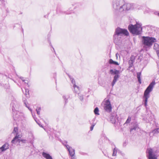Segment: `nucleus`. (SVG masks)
Masks as SVG:
<instances>
[{
  "label": "nucleus",
  "mask_w": 159,
  "mask_h": 159,
  "mask_svg": "<svg viewBox=\"0 0 159 159\" xmlns=\"http://www.w3.org/2000/svg\"><path fill=\"white\" fill-rule=\"evenodd\" d=\"M112 6L114 9L120 12L126 11L134 8L133 4L125 3L124 0H114Z\"/></svg>",
  "instance_id": "nucleus-1"
},
{
  "label": "nucleus",
  "mask_w": 159,
  "mask_h": 159,
  "mask_svg": "<svg viewBox=\"0 0 159 159\" xmlns=\"http://www.w3.org/2000/svg\"><path fill=\"white\" fill-rule=\"evenodd\" d=\"M129 34V32L127 30L117 28L116 29L115 33L113 36L114 42L117 45L119 44L120 43H121V40L120 36H122L123 34L128 36Z\"/></svg>",
  "instance_id": "nucleus-2"
},
{
  "label": "nucleus",
  "mask_w": 159,
  "mask_h": 159,
  "mask_svg": "<svg viewBox=\"0 0 159 159\" xmlns=\"http://www.w3.org/2000/svg\"><path fill=\"white\" fill-rule=\"evenodd\" d=\"M128 28L131 33L136 35H139L141 34L142 30L141 25L138 24L137 23L134 25L132 24L129 25Z\"/></svg>",
  "instance_id": "nucleus-3"
},
{
  "label": "nucleus",
  "mask_w": 159,
  "mask_h": 159,
  "mask_svg": "<svg viewBox=\"0 0 159 159\" xmlns=\"http://www.w3.org/2000/svg\"><path fill=\"white\" fill-rule=\"evenodd\" d=\"M155 84V81H153L149 85L144 91L143 97L144 98V105L145 106H147V103L148 99L149 98V93L151 92Z\"/></svg>",
  "instance_id": "nucleus-4"
},
{
  "label": "nucleus",
  "mask_w": 159,
  "mask_h": 159,
  "mask_svg": "<svg viewBox=\"0 0 159 159\" xmlns=\"http://www.w3.org/2000/svg\"><path fill=\"white\" fill-rule=\"evenodd\" d=\"M142 38L143 48L151 47L154 42H156V39L153 37L143 36Z\"/></svg>",
  "instance_id": "nucleus-5"
},
{
  "label": "nucleus",
  "mask_w": 159,
  "mask_h": 159,
  "mask_svg": "<svg viewBox=\"0 0 159 159\" xmlns=\"http://www.w3.org/2000/svg\"><path fill=\"white\" fill-rule=\"evenodd\" d=\"M157 151L154 148H148L146 151L147 157L148 159H157Z\"/></svg>",
  "instance_id": "nucleus-6"
},
{
  "label": "nucleus",
  "mask_w": 159,
  "mask_h": 159,
  "mask_svg": "<svg viewBox=\"0 0 159 159\" xmlns=\"http://www.w3.org/2000/svg\"><path fill=\"white\" fill-rule=\"evenodd\" d=\"M11 106H12V110L14 117L16 118L19 119L20 117V115L21 116L22 114L16 110V105H15V103H12L11 104Z\"/></svg>",
  "instance_id": "nucleus-7"
},
{
  "label": "nucleus",
  "mask_w": 159,
  "mask_h": 159,
  "mask_svg": "<svg viewBox=\"0 0 159 159\" xmlns=\"http://www.w3.org/2000/svg\"><path fill=\"white\" fill-rule=\"evenodd\" d=\"M104 108L106 112L110 113L111 111L112 107L109 100H106L104 103Z\"/></svg>",
  "instance_id": "nucleus-8"
},
{
  "label": "nucleus",
  "mask_w": 159,
  "mask_h": 159,
  "mask_svg": "<svg viewBox=\"0 0 159 159\" xmlns=\"http://www.w3.org/2000/svg\"><path fill=\"white\" fill-rule=\"evenodd\" d=\"M21 135L17 134L15 136L11 141V143L13 144H16L18 142L19 143V141L20 140V138H21Z\"/></svg>",
  "instance_id": "nucleus-9"
},
{
  "label": "nucleus",
  "mask_w": 159,
  "mask_h": 159,
  "mask_svg": "<svg viewBox=\"0 0 159 159\" xmlns=\"http://www.w3.org/2000/svg\"><path fill=\"white\" fill-rule=\"evenodd\" d=\"M75 5L72 4L68 10L64 11L63 13L66 14H69L72 13V11L76 8V6H75Z\"/></svg>",
  "instance_id": "nucleus-10"
},
{
  "label": "nucleus",
  "mask_w": 159,
  "mask_h": 159,
  "mask_svg": "<svg viewBox=\"0 0 159 159\" xmlns=\"http://www.w3.org/2000/svg\"><path fill=\"white\" fill-rule=\"evenodd\" d=\"M65 146L66 147L69 152L70 156L74 155L75 154V150L74 149L70 147L68 145H65Z\"/></svg>",
  "instance_id": "nucleus-11"
},
{
  "label": "nucleus",
  "mask_w": 159,
  "mask_h": 159,
  "mask_svg": "<svg viewBox=\"0 0 159 159\" xmlns=\"http://www.w3.org/2000/svg\"><path fill=\"white\" fill-rule=\"evenodd\" d=\"M9 148V145L8 143H5L0 148V153L2 152L6 151Z\"/></svg>",
  "instance_id": "nucleus-12"
},
{
  "label": "nucleus",
  "mask_w": 159,
  "mask_h": 159,
  "mask_svg": "<svg viewBox=\"0 0 159 159\" xmlns=\"http://www.w3.org/2000/svg\"><path fill=\"white\" fill-rule=\"evenodd\" d=\"M135 57H134L131 56L130 58V60L129 61V68H131L133 66V63L134 61Z\"/></svg>",
  "instance_id": "nucleus-13"
},
{
  "label": "nucleus",
  "mask_w": 159,
  "mask_h": 159,
  "mask_svg": "<svg viewBox=\"0 0 159 159\" xmlns=\"http://www.w3.org/2000/svg\"><path fill=\"white\" fill-rule=\"evenodd\" d=\"M119 77V76L118 74H116V75H115V76L114 77L113 80L111 84L112 87H113L114 86V84L118 80Z\"/></svg>",
  "instance_id": "nucleus-14"
},
{
  "label": "nucleus",
  "mask_w": 159,
  "mask_h": 159,
  "mask_svg": "<svg viewBox=\"0 0 159 159\" xmlns=\"http://www.w3.org/2000/svg\"><path fill=\"white\" fill-rule=\"evenodd\" d=\"M109 73L111 75L118 74L119 73V71L116 69H111L109 71Z\"/></svg>",
  "instance_id": "nucleus-15"
},
{
  "label": "nucleus",
  "mask_w": 159,
  "mask_h": 159,
  "mask_svg": "<svg viewBox=\"0 0 159 159\" xmlns=\"http://www.w3.org/2000/svg\"><path fill=\"white\" fill-rule=\"evenodd\" d=\"M73 87L74 88V91L75 92L79 94V93L80 92V88L79 87L77 86L76 85H75V84H74Z\"/></svg>",
  "instance_id": "nucleus-16"
},
{
  "label": "nucleus",
  "mask_w": 159,
  "mask_h": 159,
  "mask_svg": "<svg viewBox=\"0 0 159 159\" xmlns=\"http://www.w3.org/2000/svg\"><path fill=\"white\" fill-rule=\"evenodd\" d=\"M108 62L109 64H113L117 66L119 65V64L118 62L113 61L111 59H109Z\"/></svg>",
  "instance_id": "nucleus-17"
},
{
  "label": "nucleus",
  "mask_w": 159,
  "mask_h": 159,
  "mask_svg": "<svg viewBox=\"0 0 159 159\" xmlns=\"http://www.w3.org/2000/svg\"><path fill=\"white\" fill-rule=\"evenodd\" d=\"M114 115H111L110 116V119L111 121V122L112 123H115L116 120V117L115 115L116 114H114Z\"/></svg>",
  "instance_id": "nucleus-18"
},
{
  "label": "nucleus",
  "mask_w": 159,
  "mask_h": 159,
  "mask_svg": "<svg viewBox=\"0 0 159 159\" xmlns=\"http://www.w3.org/2000/svg\"><path fill=\"white\" fill-rule=\"evenodd\" d=\"M43 157L46 159H50V155L45 152H43L42 153Z\"/></svg>",
  "instance_id": "nucleus-19"
},
{
  "label": "nucleus",
  "mask_w": 159,
  "mask_h": 159,
  "mask_svg": "<svg viewBox=\"0 0 159 159\" xmlns=\"http://www.w3.org/2000/svg\"><path fill=\"white\" fill-rule=\"evenodd\" d=\"M94 121V119H93L92 121H93V123H91L90 121V124L91 125V126L90 127V131H92L93 130V129L94 127L96 125V123H94L93 122Z\"/></svg>",
  "instance_id": "nucleus-20"
},
{
  "label": "nucleus",
  "mask_w": 159,
  "mask_h": 159,
  "mask_svg": "<svg viewBox=\"0 0 159 159\" xmlns=\"http://www.w3.org/2000/svg\"><path fill=\"white\" fill-rule=\"evenodd\" d=\"M141 75V72H138L137 73V78L140 84H141L140 76Z\"/></svg>",
  "instance_id": "nucleus-21"
},
{
  "label": "nucleus",
  "mask_w": 159,
  "mask_h": 159,
  "mask_svg": "<svg viewBox=\"0 0 159 159\" xmlns=\"http://www.w3.org/2000/svg\"><path fill=\"white\" fill-rule=\"evenodd\" d=\"M154 49L156 51V52L159 51V45L157 43H155L154 44Z\"/></svg>",
  "instance_id": "nucleus-22"
},
{
  "label": "nucleus",
  "mask_w": 159,
  "mask_h": 159,
  "mask_svg": "<svg viewBox=\"0 0 159 159\" xmlns=\"http://www.w3.org/2000/svg\"><path fill=\"white\" fill-rule=\"evenodd\" d=\"M24 103L25 104V106L26 107L28 108V109H29V110L30 111H32V110L31 108H30L29 105L28 104L27 102V101L26 100H24Z\"/></svg>",
  "instance_id": "nucleus-23"
},
{
  "label": "nucleus",
  "mask_w": 159,
  "mask_h": 159,
  "mask_svg": "<svg viewBox=\"0 0 159 159\" xmlns=\"http://www.w3.org/2000/svg\"><path fill=\"white\" fill-rule=\"evenodd\" d=\"M99 109L98 107H96L94 110V114L96 115H99Z\"/></svg>",
  "instance_id": "nucleus-24"
},
{
  "label": "nucleus",
  "mask_w": 159,
  "mask_h": 159,
  "mask_svg": "<svg viewBox=\"0 0 159 159\" xmlns=\"http://www.w3.org/2000/svg\"><path fill=\"white\" fill-rule=\"evenodd\" d=\"M25 92H24V90H22V91L24 93L25 95V96H27V95H28L29 94V90L28 89L25 88Z\"/></svg>",
  "instance_id": "nucleus-25"
},
{
  "label": "nucleus",
  "mask_w": 159,
  "mask_h": 159,
  "mask_svg": "<svg viewBox=\"0 0 159 159\" xmlns=\"http://www.w3.org/2000/svg\"><path fill=\"white\" fill-rule=\"evenodd\" d=\"M13 133H14L16 135L17 134H19L18 133V129L17 127H15L12 132Z\"/></svg>",
  "instance_id": "nucleus-26"
},
{
  "label": "nucleus",
  "mask_w": 159,
  "mask_h": 159,
  "mask_svg": "<svg viewBox=\"0 0 159 159\" xmlns=\"http://www.w3.org/2000/svg\"><path fill=\"white\" fill-rule=\"evenodd\" d=\"M69 97L68 96H63V98L65 101V104L68 102V99Z\"/></svg>",
  "instance_id": "nucleus-27"
},
{
  "label": "nucleus",
  "mask_w": 159,
  "mask_h": 159,
  "mask_svg": "<svg viewBox=\"0 0 159 159\" xmlns=\"http://www.w3.org/2000/svg\"><path fill=\"white\" fill-rule=\"evenodd\" d=\"M117 151V149L115 147L113 150V153L112 154L113 156H116V154Z\"/></svg>",
  "instance_id": "nucleus-28"
},
{
  "label": "nucleus",
  "mask_w": 159,
  "mask_h": 159,
  "mask_svg": "<svg viewBox=\"0 0 159 159\" xmlns=\"http://www.w3.org/2000/svg\"><path fill=\"white\" fill-rule=\"evenodd\" d=\"M152 132L154 134L159 133V128L153 130Z\"/></svg>",
  "instance_id": "nucleus-29"
},
{
  "label": "nucleus",
  "mask_w": 159,
  "mask_h": 159,
  "mask_svg": "<svg viewBox=\"0 0 159 159\" xmlns=\"http://www.w3.org/2000/svg\"><path fill=\"white\" fill-rule=\"evenodd\" d=\"M68 75L70 78V80H71V83L73 84V85H74V84H75V80L70 75L68 74Z\"/></svg>",
  "instance_id": "nucleus-30"
},
{
  "label": "nucleus",
  "mask_w": 159,
  "mask_h": 159,
  "mask_svg": "<svg viewBox=\"0 0 159 159\" xmlns=\"http://www.w3.org/2000/svg\"><path fill=\"white\" fill-rule=\"evenodd\" d=\"M138 128H139L137 126H134L133 127L131 128L130 129V132H131L132 131H133V130L135 131L137 129H138Z\"/></svg>",
  "instance_id": "nucleus-31"
},
{
  "label": "nucleus",
  "mask_w": 159,
  "mask_h": 159,
  "mask_svg": "<svg viewBox=\"0 0 159 159\" xmlns=\"http://www.w3.org/2000/svg\"><path fill=\"white\" fill-rule=\"evenodd\" d=\"M131 120V117L130 116H129L128 119H127V120H126V121L125 123V124L129 123L130 122Z\"/></svg>",
  "instance_id": "nucleus-32"
},
{
  "label": "nucleus",
  "mask_w": 159,
  "mask_h": 159,
  "mask_svg": "<svg viewBox=\"0 0 159 159\" xmlns=\"http://www.w3.org/2000/svg\"><path fill=\"white\" fill-rule=\"evenodd\" d=\"M41 111V108L40 107H38L36 109V111L37 112V114L39 115L40 114V112Z\"/></svg>",
  "instance_id": "nucleus-33"
},
{
  "label": "nucleus",
  "mask_w": 159,
  "mask_h": 159,
  "mask_svg": "<svg viewBox=\"0 0 159 159\" xmlns=\"http://www.w3.org/2000/svg\"><path fill=\"white\" fill-rule=\"evenodd\" d=\"M147 118L148 120V121H149L150 120H152V119L154 118V116L153 115L151 114L150 117H149V118H148V117H147Z\"/></svg>",
  "instance_id": "nucleus-34"
},
{
  "label": "nucleus",
  "mask_w": 159,
  "mask_h": 159,
  "mask_svg": "<svg viewBox=\"0 0 159 159\" xmlns=\"http://www.w3.org/2000/svg\"><path fill=\"white\" fill-rule=\"evenodd\" d=\"M79 98L80 99V100L82 101L83 100V95L81 94L79 95Z\"/></svg>",
  "instance_id": "nucleus-35"
},
{
  "label": "nucleus",
  "mask_w": 159,
  "mask_h": 159,
  "mask_svg": "<svg viewBox=\"0 0 159 159\" xmlns=\"http://www.w3.org/2000/svg\"><path fill=\"white\" fill-rule=\"evenodd\" d=\"M27 140L26 139H20V140L19 141V143L21 142L23 143H26Z\"/></svg>",
  "instance_id": "nucleus-36"
},
{
  "label": "nucleus",
  "mask_w": 159,
  "mask_h": 159,
  "mask_svg": "<svg viewBox=\"0 0 159 159\" xmlns=\"http://www.w3.org/2000/svg\"><path fill=\"white\" fill-rule=\"evenodd\" d=\"M36 122H37V123L41 127H43V126H42L41 125L39 122H38L36 120H35Z\"/></svg>",
  "instance_id": "nucleus-37"
},
{
  "label": "nucleus",
  "mask_w": 159,
  "mask_h": 159,
  "mask_svg": "<svg viewBox=\"0 0 159 159\" xmlns=\"http://www.w3.org/2000/svg\"><path fill=\"white\" fill-rule=\"evenodd\" d=\"M23 81H25L26 80H24V78L23 77H19Z\"/></svg>",
  "instance_id": "nucleus-38"
},
{
  "label": "nucleus",
  "mask_w": 159,
  "mask_h": 159,
  "mask_svg": "<svg viewBox=\"0 0 159 159\" xmlns=\"http://www.w3.org/2000/svg\"><path fill=\"white\" fill-rule=\"evenodd\" d=\"M71 157V159H76V158L75 157L74 155L73 156H70Z\"/></svg>",
  "instance_id": "nucleus-39"
},
{
  "label": "nucleus",
  "mask_w": 159,
  "mask_h": 159,
  "mask_svg": "<svg viewBox=\"0 0 159 159\" xmlns=\"http://www.w3.org/2000/svg\"><path fill=\"white\" fill-rule=\"evenodd\" d=\"M155 14L156 15H157L159 17V12H156L155 13Z\"/></svg>",
  "instance_id": "nucleus-40"
},
{
  "label": "nucleus",
  "mask_w": 159,
  "mask_h": 159,
  "mask_svg": "<svg viewBox=\"0 0 159 159\" xmlns=\"http://www.w3.org/2000/svg\"><path fill=\"white\" fill-rule=\"evenodd\" d=\"M25 82V84H26L27 85H28V81L27 80H26L25 81H24Z\"/></svg>",
  "instance_id": "nucleus-41"
},
{
  "label": "nucleus",
  "mask_w": 159,
  "mask_h": 159,
  "mask_svg": "<svg viewBox=\"0 0 159 159\" xmlns=\"http://www.w3.org/2000/svg\"><path fill=\"white\" fill-rule=\"evenodd\" d=\"M118 53H116V59H117V58H118Z\"/></svg>",
  "instance_id": "nucleus-42"
},
{
  "label": "nucleus",
  "mask_w": 159,
  "mask_h": 159,
  "mask_svg": "<svg viewBox=\"0 0 159 159\" xmlns=\"http://www.w3.org/2000/svg\"><path fill=\"white\" fill-rule=\"evenodd\" d=\"M156 52H157V54L158 57H159V51H157Z\"/></svg>",
  "instance_id": "nucleus-43"
},
{
  "label": "nucleus",
  "mask_w": 159,
  "mask_h": 159,
  "mask_svg": "<svg viewBox=\"0 0 159 159\" xmlns=\"http://www.w3.org/2000/svg\"><path fill=\"white\" fill-rule=\"evenodd\" d=\"M123 146H126L125 143H123Z\"/></svg>",
  "instance_id": "nucleus-44"
},
{
  "label": "nucleus",
  "mask_w": 159,
  "mask_h": 159,
  "mask_svg": "<svg viewBox=\"0 0 159 159\" xmlns=\"http://www.w3.org/2000/svg\"><path fill=\"white\" fill-rule=\"evenodd\" d=\"M53 48V50H54V51L55 53L56 54V53H55V51H54V48Z\"/></svg>",
  "instance_id": "nucleus-45"
},
{
  "label": "nucleus",
  "mask_w": 159,
  "mask_h": 159,
  "mask_svg": "<svg viewBox=\"0 0 159 159\" xmlns=\"http://www.w3.org/2000/svg\"><path fill=\"white\" fill-rule=\"evenodd\" d=\"M50 159H52V157L50 156Z\"/></svg>",
  "instance_id": "nucleus-46"
},
{
  "label": "nucleus",
  "mask_w": 159,
  "mask_h": 159,
  "mask_svg": "<svg viewBox=\"0 0 159 159\" xmlns=\"http://www.w3.org/2000/svg\"><path fill=\"white\" fill-rule=\"evenodd\" d=\"M48 15L47 16V17H48Z\"/></svg>",
  "instance_id": "nucleus-47"
},
{
  "label": "nucleus",
  "mask_w": 159,
  "mask_h": 159,
  "mask_svg": "<svg viewBox=\"0 0 159 159\" xmlns=\"http://www.w3.org/2000/svg\"><path fill=\"white\" fill-rule=\"evenodd\" d=\"M46 16H44V17H46Z\"/></svg>",
  "instance_id": "nucleus-48"
},
{
  "label": "nucleus",
  "mask_w": 159,
  "mask_h": 159,
  "mask_svg": "<svg viewBox=\"0 0 159 159\" xmlns=\"http://www.w3.org/2000/svg\"><path fill=\"white\" fill-rule=\"evenodd\" d=\"M65 143H67V141H66Z\"/></svg>",
  "instance_id": "nucleus-49"
},
{
  "label": "nucleus",
  "mask_w": 159,
  "mask_h": 159,
  "mask_svg": "<svg viewBox=\"0 0 159 159\" xmlns=\"http://www.w3.org/2000/svg\"><path fill=\"white\" fill-rule=\"evenodd\" d=\"M138 159H141L140 158H138Z\"/></svg>",
  "instance_id": "nucleus-50"
}]
</instances>
